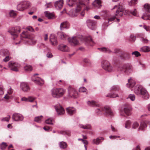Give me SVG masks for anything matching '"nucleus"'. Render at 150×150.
<instances>
[{
	"label": "nucleus",
	"mask_w": 150,
	"mask_h": 150,
	"mask_svg": "<svg viewBox=\"0 0 150 150\" xmlns=\"http://www.w3.org/2000/svg\"><path fill=\"white\" fill-rule=\"evenodd\" d=\"M116 9L115 16H112L109 18L108 19V23L110 21H114L115 18L118 21L119 19L117 18L122 16L124 14V9L122 6L120 4L115 5L112 9Z\"/></svg>",
	"instance_id": "obj_1"
},
{
	"label": "nucleus",
	"mask_w": 150,
	"mask_h": 150,
	"mask_svg": "<svg viewBox=\"0 0 150 150\" xmlns=\"http://www.w3.org/2000/svg\"><path fill=\"white\" fill-rule=\"evenodd\" d=\"M134 92L137 95H141L145 99H147L149 98V95L146 89L140 85H137L135 86Z\"/></svg>",
	"instance_id": "obj_2"
},
{
	"label": "nucleus",
	"mask_w": 150,
	"mask_h": 150,
	"mask_svg": "<svg viewBox=\"0 0 150 150\" xmlns=\"http://www.w3.org/2000/svg\"><path fill=\"white\" fill-rule=\"evenodd\" d=\"M21 36V38H25V41L30 45H34L36 42L35 36L33 35H30L28 31L23 32Z\"/></svg>",
	"instance_id": "obj_3"
},
{
	"label": "nucleus",
	"mask_w": 150,
	"mask_h": 150,
	"mask_svg": "<svg viewBox=\"0 0 150 150\" xmlns=\"http://www.w3.org/2000/svg\"><path fill=\"white\" fill-rule=\"evenodd\" d=\"M66 92V90L62 88H54L51 90V94L52 97L59 98L62 97Z\"/></svg>",
	"instance_id": "obj_4"
},
{
	"label": "nucleus",
	"mask_w": 150,
	"mask_h": 150,
	"mask_svg": "<svg viewBox=\"0 0 150 150\" xmlns=\"http://www.w3.org/2000/svg\"><path fill=\"white\" fill-rule=\"evenodd\" d=\"M97 107L98 108L96 110V112L98 115L102 114L104 110L105 111V114L106 115L112 116L113 115V112L111 111L110 108L108 106H105L104 108L103 107L101 106V105L100 104V107Z\"/></svg>",
	"instance_id": "obj_5"
},
{
	"label": "nucleus",
	"mask_w": 150,
	"mask_h": 150,
	"mask_svg": "<svg viewBox=\"0 0 150 150\" xmlns=\"http://www.w3.org/2000/svg\"><path fill=\"white\" fill-rule=\"evenodd\" d=\"M117 70L125 74L129 75L132 71L133 68L131 65L128 64L126 66H119Z\"/></svg>",
	"instance_id": "obj_6"
},
{
	"label": "nucleus",
	"mask_w": 150,
	"mask_h": 150,
	"mask_svg": "<svg viewBox=\"0 0 150 150\" xmlns=\"http://www.w3.org/2000/svg\"><path fill=\"white\" fill-rule=\"evenodd\" d=\"M21 31L20 28L19 26H16L10 28L8 32L10 33L13 40L16 38L18 35V33Z\"/></svg>",
	"instance_id": "obj_7"
},
{
	"label": "nucleus",
	"mask_w": 150,
	"mask_h": 150,
	"mask_svg": "<svg viewBox=\"0 0 150 150\" xmlns=\"http://www.w3.org/2000/svg\"><path fill=\"white\" fill-rule=\"evenodd\" d=\"M101 66L102 68L108 72H111L113 71V67L107 61L103 60L102 62Z\"/></svg>",
	"instance_id": "obj_8"
},
{
	"label": "nucleus",
	"mask_w": 150,
	"mask_h": 150,
	"mask_svg": "<svg viewBox=\"0 0 150 150\" xmlns=\"http://www.w3.org/2000/svg\"><path fill=\"white\" fill-rule=\"evenodd\" d=\"M88 3L89 0H79V4L77 5L74 12L77 13L79 11L81 10V6H84Z\"/></svg>",
	"instance_id": "obj_9"
},
{
	"label": "nucleus",
	"mask_w": 150,
	"mask_h": 150,
	"mask_svg": "<svg viewBox=\"0 0 150 150\" xmlns=\"http://www.w3.org/2000/svg\"><path fill=\"white\" fill-rule=\"evenodd\" d=\"M8 67L11 70L17 71H18V68L20 67V65L17 62H10L8 64Z\"/></svg>",
	"instance_id": "obj_10"
},
{
	"label": "nucleus",
	"mask_w": 150,
	"mask_h": 150,
	"mask_svg": "<svg viewBox=\"0 0 150 150\" xmlns=\"http://www.w3.org/2000/svg\"><path fill=\"white\" fill-rule=\"evenodd\" d=\"M87 25L88 27L90 29L94 30L96 29V22L92 20L88 19L86 21Z\"/></svg>",
	"instance_id": "obj_11"
},
{
	"label": "nucleus",
	"mask_w": 150,
	"mask_h": 150,
	"mask_svg": "<svg viewBox=\"0 0 150 150\" xmlns=\"http://www.w3.org/2000/svg\"><path fill=\"white\" fill-rule=\"evenodd\" d=\"M69 44L72 46H76L79 45V42L76 37H73L68 38Z\"/></svg>",
	"instance_id": "obj_12"
},
{
	"label": "nucleus",
	"mask_w": 150,
	"mask_h": 150,
	"mask_svg": "<svg viewBox=\"0 0 150 150\" xmlns=\"http://www.w3.org/2000/svg\"><path fill=\"white\" fill-rule=\"evenodd\" d=\"M54 107L58 115H62L64 113V109L59 104L55 106Z\"/></svg>",
	"instance_id": "obj_13"
},
{
	"label": "nucleus",
	"mask_w": 150,
	"mask_h": 150,
	"mask_svg": "<svg viewBox=\"0 0 150 150\" xmlns=\"http://www.w3.org/2000/svg\"><path fill=\"white\" fill-rule=\"evenodd\" d=\"M20 87L24 92H27L30 89V88L27 83L22 82L21 83Z\"/></svg>",
	"instance_id": "obj_14"
},
{
	"label": "nucleus",
	"mask_w": 150,
	"mask_h": 150,
	"mask_svg": "<svg viewBox=\"0 0 150 150\" xmlns=\"http://www.w3.org/2000/svg\"><path fill=\"white\" fill-rule=\"evenodd\" d=\"M12 119L15 121H22L23 119V117L22 115L15 113L13 114Z\"/></svg>",
	"instance_id": "obj_15"
},
{
	"label": "nucleus",
	"mask_w": 150,
	"mask_h": 150,
	"mask_svg": "<svg viewBox=\"0 0 150 150\" xmlns=\"http://www.w3.org/2000/svg\"><path fill=\"white\" fill-rule=\"evenodd\" d=\"M57 48L59 50L63 52H67L69 50V48L67 46L63 44L59 45Z\"/></svg>",
	"instance_id": "obj_16"
},
{
	"label": "nucleus",
	"mask_w": 150,
	"mask_h": 150,
	"mask_svg": "<svg viewBox=\"0 0 150 150\" xmlns=\"http://www.w3.org/2000/svg\"><path fill=\"white\" fill-rule=\"evenodd\" d=\"M64 1L63 0H59L56 1L54 4V5L56 9H60L63 6Z\"/></svg>",
	"instance_id": "obj_17"
},
{
	"label": "nucleus",
	"mask_w": 150,
	"mask_h": 150,
	"mask_svg": "<svg viewBox=\"0 0 150 150\" xmlns=\"http://www.w3.org/2000/svg\"><path fill=\"white\" fill-rule=\"evenodd\" d=\"M50 41L52 45L56 46L57 45V38L55 35L54 34H51L50 36Z\"/></svg>",
	"instance_id": "obj_18"
},
{
	"label": "nucleus",
	"mask_w": 150,
	"mask_h": 150,
	"mask_svg": "<svg viewBox=\"0 0 150 150\" xmlns=\"http://www.w3.org/2000/svg\"><path fill=\"white\" fill-rule=\"evenodd\" d=\"M87 105L90 106L92 107H100V104H99L95 101L91 100L87 102Z\"/></svg>",
	"instance_id": "obj_19"
},
{
	"label": "nucleus",
	"mask_w": 150,
	"mask_h": 150,
	"mask_svg": "<svg viewBox=\"0 0 150 150\" xmlns=\"http://www.w3.org/2000/svg\"><path fill=\"white\" fill-rule=\"evenodd\" d=\"M147 121H142L141 122L139 128V131H145L147 127L146 123Z\"/></svg>",
	"instance_id": "obj_20"
},
{
	"label": "nucleus",
	"mask_w": 150,
	"mask_h": 150,
	"mask_svg": "<svg viewBox=\"0 0 150 150\" xmlns=\"http://www.w3.org/2000/svg\"><path fill=\"white\" fill-rule=\"evenodd\" d=\"M67 114L71 115L74 114L76 112V109L73 107H69L66 108Z\"/></svg>",
	"instance_id": "obj_21"
},
{
	"label": "nucleus",
	"mask_w": 150,
	"mask_h": 150,
	"mask_svg": "<svg viewBox=\"0 0 150 150\" xmlns=\"http://www.w3.org/2000/svg\"><path fill=\"white\" fill-rule=\"evenodd\" d=\"M69 24L67 21H65L61 23L60 26L61 30H63L64 28L68 29L69 28Z\"/></svg>",
	"instance_id": "obj_22"
},
{
	"label": "nucleus",
	"mask_w": 150,
	"mask_h": 150,
	"mask_svg": "<svg viewBox=\"0 0 150 150\" xmlns=\"http://www.w3.org/2000/svg\"><path fill=\"white\" fill-rule=\"evenodd\" d=\"M68 92L70 96H72L74 98H76V94H77L76 90L72 88H70L68 89Z\"/></svg>",
	"instance_id": "obj_23"
},
{
	"label": "nucleus",
	"mask_w": 150,
	"mask_h": 150,
	"mask_svg": "<svg viewBox=\"0 0 150 150\" xmlns=\"http://www.w3.org/2000/svg\"><path fill=\"white\" fill-rule=\"evenodd\" d=\"M93 6L96 8H99L101 6V2L100 0H95L92 3Z\"/></svg>",
	"instance_id": "obj_24"
},
{
	"label": "nucleus",
	"mask_w": 150,
	"mask_h": 150,
	"mask_svg": "<svg viewBox=\"0 0 150 150\" xmlns=\"http://www.w3.org/2000/svg\"><path fill=\"white\" fill-rule=\"evenodd\" d=\"M129 83H127L126 85L127 87H133L135 85V83L134 81L131 79L128 80Z\"/></svg>",
	"instance_id": "obj_25"
},
{
	"label": "nucleus",
	"mask_w": 150,
	"mask_h": 150,
	"mask_svg": "<svg viewBox=\"0 0 150 150\" xmlns=\"http://www.w3.org/2000/svg\"><path fill=\"white\" fill-rule=\"evenodd\" d=\"M45 16L49 19H53L54 18V14L51 13H50L49 11H47L44 12Z\"/></svg>",
	"instance_id": "obj_26"
},
{
	"label": "nucleus",
	"mask_w": 150,
	"mask_h": 150,
	"mask_svg": "<svg viewBox=\"0 0 150 150\" xmlns=\"http://www.w3.org/2000/svg\"><path fill=\"white\" fill-rule=\"evenodd\" d=\"M24 71L27 72L31 71L33 70V68L31 66L29 65H27L24 67Z\"/></svg>",
	"instance_id": "obj_27"
},
{
	"label": "nucleus",
	"mask_w": 150,
	"mask_h": 150,
	"mask_svg": "<svg viewBox=\"0 0 150 150\" xmlns=\"http://www.w3.org/2000/svg\"><path fill=\"white\" fill-rule=\"evenodd\" d=\"M76 0H67V3L70 7L73 6L76 3Z\"/></svg>",
	"instance_id": "obj_28"
},
{
	"label": "nucleus",
	"mask_w": 150,
	"mask_h": 150,
	"mask_svg": "<svg viewBox=\"0 0 150 150\" xmlns=\"http://www.w3.org/2000/svg\"><path fill=\"white\" fill-rule=\"evenodd\" d=\"M79 126L80 128L84 129H90L91 128V126L89 124H87L84 125L82 124H80Z\"/></svg>",
	"instance_id": "obj_29"
},
{
	"label": "nucleus",
	"mask_w": 150,
	"mask_h": 150,
	"mask_svg": "<svg viewBox=\"0 0 150 150\" xmlns=\"http://www.w3.org/2000/svg\"><path fill=\"white\" fill-rule=\"evenodd\" d=\"M17 9L20 11H23L25 10L23 2H21L18 4L17 6Z\"/></svg>",
	"instance_id": "obj_30"
},
{
	"label": "nucleus",
	"mask_w": 150,
	"mask_h": 150,
	"mask_svg": "<svg viewBox=\"0 0 150 150\" xmlns=\"http://www.w3.org/2000/svg\"><path fill=\"white\" fill-rule=\"evenodd\" d=\"M13 91V89H12L11 87H10L8 91L7 94H6L4 96V98L7 100L9 98V96L8 95V94L9 95H11Z\"/></svg>",
	"instance_id": "obj_31"
},
{
	"label": "nucleus",
	"mask_w": 150,
	"mask_h": 150,
	"mask_svg": "<svg viewBox=\"0 0 150 150\" xmlns=\"http://www.w3.org/2000/svg\"><path fill=\"white\" fill-rule=\"evenodd\" d=\"M103 140L104 138L102 137H100L97 138L96 139H94L93 140V144L96 145L98 144L100 142V140Z\"/></svg>",
	"instance_id": "obj_32"
},
{
	"label": "nucleus",
	"mask_w": 150,
	"mask_h": 150,
	"mask_svg": "<svg viewBox=\"0 0 150 150\" xmlns=\"http://www.w3.org/2000/svg\"><path fill=\"white\" fill-rule=\"evenodd\" d=\"M98 49L102 52L107 53H110L111 52V51L108 48L105 47L98 48Z\"/></svg>",
	"instance_id": "obj_33"
},
{
	"label": "nucleus",
	"mask_w": 150,
	"mask_h": 150,
	"mask_svg": "<svg viewBox=\"0 0 150 150\" xmlns=\"http://www.w3.org/2000/svg\"><path fill=\"white\" fill-rule=\"evenodd\" d=\"M140 50L143 52H148L150 51V47L147 46H144L141 48Z\"/></svg>",
	"instance_id": "obj_34"
},
{
	"label": "nucleus",
	"mask_w": 150,
	"mask_h": 150,
	"mask_svg": "<svg viewBox=\"0 0 150 150\" xmlns=\"http://www.w3.org/2000/svg\"><path fill=\"white\" fill-rule=\"evenodd\" d=\"M59 36L60 38L63 40H65L68 38L67 35L63 32H61Z\"/></svg>",
	"instance_id": "obj_35"
},
{
	"label": "nucleus",
	"mask_w": 150,
	"mask_h": 150,
	"mask_svg": "<svg viewBox=\"0 0 150 150\" xmlns=\"http://www.w3.org/2000/svg\"><path fill=\"white\" fill-rule=\"evenodd\" d=\"M23 2L25 9L29 8L31 6V4L28 1H25Z\"/></svg>",
	"instance_id": "obj_36"
},
{
	"label": "nucleus",
	"mask_w": 150,
	"mask_h": 150,
	"mask_svg": "<svg viewBox=\"0 0 150 150\" xmlns=\"http://www.w3.org/2000/svg\"><path fill=\"white\" fill-rule=\"evenodd\" d=\"M124 111L125 114L127 115H129L131 114V109L128 107L125 108Z\"/></svg>",
	"instance_id": "obj_37"
},
{
	"label": "nucleus",
	"mask_w": 150,
	"mask_h": 150,
	"mask_svg": "<svg viewBox=\"0 0 150 150\" xmlns=\"http://www.w3.org/2000/svg\"><path fill=\"white\" fill-rule=\"evenodd\" d=\"M54 122L53 119L52 117L49 118L45 121V123L49 125H53Z\"/></svg>",
	"instance_id": "obj_38"
},
{
	"label": "nucleus",
	"mask_w": 150,
	"mask_h": 150,
	"mask_svg": "<svg viewBox=\"0 0 150 150\" xmlns=\"http://www.w3.org/2000/svg\"><path fill=\"white\" fill-rule=\"evenodd\" d=\"M32 81L35 83L38 82V74H34L32 77Z\"/></svg>",
	"instance_id": "obj_39"
},
{
	"label": "nucleus",
	"mask_w": 150,
	"mask_h": 150,
	"mask_svg": "<svg viewBox=\"0 0 150 150\" xmlns=\"http://www.w3.org/2000/svg\"><path fill=\"white\" fill-rule=\"evenodd\" d=\"M59 145L60 147L62 149H65L67 146V144L64 142H60Z\"/></svg>",
	"instance_id": "obj_40"
},
{
	"label": "nucleus",
	"mask_w": 150,
	"mask_h": 150,
	"mask_svg": "<svg viewBox=\"0 0 150 150\" xmlns=\"http://www.w3.org/2000/svg\"><path fill=\"white\" fill-rule=\"evenodd\" d=\"M0 54L1 55L4 56L6 54L8 55L9 54V52L7 50H1Z\"/></svg>",
	"instance_id": "obj_41"
},
{
	"label": "nucleus",
	"mask_w": 150,
	"mask_h": 150,
	"mask_svg": "<svg viewBox=\"0 0 150 150\" xmlns=\"http://www.w3.org/2000/svg\"><path fill=\"white\" fill-rule=\"evenodd\" d=\"M131 122L129 120L126 121L125 124V127L127 129H129L130 127Z\"/></svg>",
	"instance_id": "obj_42"
},
{
	"label": "nucleus",
	"mask_w": 150,
	"mask_h": 150,
	"mask_svg": "<svg viewBox=\"0 0 150 150\" xmlns=\"http://www.w3.org/2000/svg\"><path fill=\"white\" fill-rule=\"evenodd\" d=\"M7 146L6 143L5 142H3L0 145V148L1 150H4Z\"/></svg>",
	"instance_id": "obj_43"
},
{
	"label": "nucleus",
	"mask_w": 150,
	"mask_h": 150,
	"mask_svg": "<svg viewBox=\"0 0 150 150\" xmlns=\"http://www.w3.org/2000/svg\"><path fill=\"white\" fill-rule=\"evenodd\" d=\"M130 12L131 14L134 16H138V13L136 9H134V10H131L130 11Z\"/></svg>",
	"instance_id": "obj_44"
},
{
	"label": "nucleus",
	"mask_w": 150,
	"mask_h": 150,
	"mask_svg": "<svg viewBox=\"0 0 150 150\" xmlns=\"http://www.w3.org/2000/svg\"><path fill=\"white\" fill-rule=\"evenodd\" d=\"M145 10L147 12H150V5L148 4H145L144 5Z\"/></svg>",
	"instance_id": "obj_45"
},
{
	"label": "nucleus",
	"mask_w": 150,
	"mask_h": 150,
	"mask_svg": "<svg viewBox=\"0 0 150 150\" xmlns=\"http://www.w3.org/2000/svg\"><path fill=\"white\" fill-rule=\"evenodd\" d=\"M142 18L145 20H150V15L144 14L142 16Z\"/></svg>",
	"instance_id": "obj_46"
},
{
	"label": "nucleus",
	"mask_w": 150,
	"mask_h": 150,
	"mask_svg": "<svg viewBox=\"0 0 150 150\" xmlns=\"http://www.w3.org/2000/svg\"><path fill=\"white\" fill-rule=\"evenodd\" d=\"M38 85L42 86L43 85L44 82L43 80L38 77Z\"/></svg>",
	"instance_id": "obj_47"
},
{
	"label": "nucleus",
	"mask_w": 150,
	"mask_h": 150,
	"mask_svg": "<svg viewBox=\"0 0 150 150\" xmlns=\"http://www.w3.org/2000/svg\"><path fill=\"white\" fill-rule=\"evenodd\" d=\"M118 95L117 94L112 93H109L106 96L107 97L112 98H115L116 97H118Z\"/></svg>",
	"instance_id": "obj_48"
},
{
	"label": "nucleus",
	"mask_w": 150,
	"mask_h": 150,
	"mask_svg": "<svg viewBox=\"0 0 150 150\" xmlns=\"http://www.w3.org/2000/svg\"><path fill=\"white\" fill-rule=\"evenodd\" d=\"M120 89L118 86H113L111 88V90L112 91H118Z\"/></svg>",
	"instance_id": "obj_49"
},
{
	"label": "nucleus",
	"mask_w": 150,
	"mask_h": 150,
	"mask_svg": "<svg viewBox=\"0 0 150 150\" xmlns=\"http://www.w3.org/2000/svg\"><path fill=\"white\" fill-rule=\"evenodd\" d=\"M9 15L11 17H13L16 15V13L13 10H11L9 13Z\"/></svg>",
	"instance_id": "obj_50"
},
{
	"label": "nucleus",
	"mask_w": 150,
	"mask_h": 150,
	"mask_svg": "<svg viewBox=\"0 0 150 150\" xmlns=\"http://www.w3.org/2000/svg\"><path fill=\"white\" fill-rule=\"evenodd\" d=\"M139 126V124L136 122H134L132 125V127L133 129H136Z\"/></svg>",
	"instance_id": "obj_51"
},
{
	"label": "nucleus",
	"mask_w": 150,
	"mask_h": 150,
	"mask_svg": "<svg viewBox=\"0 0 150 150\" xmlns=\"http://www.w3.org/2000/svg\"><path fill=\"white\" fill-rule=\"evenodd\" d=\"M79 91L81 92H86L87 90L84 87H81L79 88Z\"/></svg>",
	"instance_id": "obj_52"
},
{
	"label": "nucleus",
	"mask_w": 150,
	"mask_h": 150,
	"mask_svg": "<svg viewBox=\"0 0 150 150\" xmlns=\"http://www.w3.org/2000/svg\"><path fill=\"white\" fill-rule=\"evenodd\" d=\"M137 0H131L129 3V4L130 6H132L137 3Z\"/></svg>",
	"instance_id": "obj_53"
},
{
	"label": "nucleus",
	"mask_w": 150,
	"mask_h": 150,
	"mask_svg": "<svg viewBox=\"0 0 150 150\" xmlns=\"http://www.w3.org/2000/svg\"><path fill=\"white\" fill-rule=\"evenodd\" d=\"M132 55H134L135 56L137 57L140 55V54L139 52L137 51H135L133 52L132 53Z\"/></svg>",
	"instance_id": "obj_54"
},
{
	"label": "nucleus",
	"mask_w": 150,
	"mask_h": 150,
	"mask_svg": "<svg viewBox=\"0 0 150 150\" xmlns=\"http://www.w3.org/2000/svg\"><path fill=\"white\" fill-rule=\"evenodd\" d=\"M128 98L132 101H134L135 98V95L134 94H130Z\"/></svg>",
	"instance_id": "obj_55"
},
{
	"label": "nucleus",
	"mask_w": 150,
	"mask_h": 150,
	"mask_svg": "<svg viewBox=\"0 0 150 150\" xmlns=\"http://www.w3.org/2000/svg\"><path fill=\"white\" fill-rule=\"evenodd\" d=\"M69 15L71 17H75L77 16L76 13H74L73 10H71L69 12Z\"/></svg>",
	"instance_id": "obj_56"
},
{
	"label": "nucleus",
	"mask_w": 150,
	"mask_h": 150,
	"mask_svg": "<svg viewBox=\"0 0 150 150\" xmlns=\"http://www.w3.org/2000/svg\"><path fill=\"white\" fill-rule=\"evenodd\" d=\"M130 40L134 42L135 41L136 39V37L133 35H131L130 36Z\"/></svg>",
	"instance_id": "obj_57"
},
{
	"label": "nucleus",
	"mask_w": 150,
	"mask_h": 150,
	"mask_svg": "<svg viewBox=\"0 0 150 150\" xmlns=\"http://www.w3.org/2000/svg\"><path fill=\"white\" fill-rule=\"evenodd\" d=\"M10 118V116L9 115H8L7 117H4L2 119V121H6L8 122Z\"/></svg>",
	"instance_id": "obj_58"
},
{
	"label": "nucleus",
	"mask_w": 150,
	"mask_h": 150,
	"mask_svg": "<svg viewBox=\"0 0 150 150\" xmlns=\"http://www.w3.org/2000/svg\"><path fill=\"white\" fill-rule=\"evenodd\" d=\"M4 92L3 87L2 86H0V95H3L4 93Z\"/></svg>",
	"instance_id": "obj_59"
},
{
	"label": "nucleus",
	"mask_w": 150,
	"mask_h": 150,
	"mask_svg": "<svg viewBox=\"0 0 150 150\" xmlns=\"http://www.w3.org/2000/svg\"><path fill=\"white\" fill-rule=\"evenodd\" d=\"M45 6L47 8H51L52 7V5L51 2H50L49 3H47Z\"/></svg>",
	"instance_id": "obj_60"
},
{
	"label": "nucleus",
	"mask_w": 150,
	"mask_h": 150,
	"mask_svg": "<svg viewBox=\"0 0 150 150\" xmlns=\"http://www.w3.org/2000/svg\"><path fill=\"white\" fill-rule=\"evenodd\" d=\"M43 129L45 131H51L52 130L51 128L48 126H45L43 127Z\"/></svg>",
	"instance_id": "obj_61"
},
{
	"label": "nucleus",
	"mask_w": 150,
	"mask_h": 150,
	"mask_svg": "<svg viewBox=\"0 0 150 150\" xmlns=\"http://www.w3.org/2000/svg\"><path fill=\"white\" fill-rule=\"evenodd\" d=\"M35 98L32 97H29L28 98V101L32 102H33Z\"/></svg>",
	"instance_id": "obj_62"
},
{
	"label": "nucleus",
	"mask_w": 150,
	"mask_h": 150,
	"mask_svg": "<svg viewBox=\"0 0 150 150\" xmlns=\"http://www.w3.org/2000/svg\"><path fill=\"white\" fill-rule=\"evenodd\" d=\"M43 120V117L42 115L38 116V122H40Z\"/></svg>",
	"instance_id": "obj_63"
},
{
	"label": "nucleus",
	"mask_w": 150,
	"mask_h": 150,
	"mask_svg": "<svg viewBox=\"0 0 150 150\" xmlns=\"http://www.w3.org/2000/svg\"><path fill=\"white\" fill-rule=\"evenodd\" d=\"M27 29L29 31L31 32H34V30L31 26H28L27 28Z\"/></svg>",
	"instance_id": "obj_64"
}]
</instances>
